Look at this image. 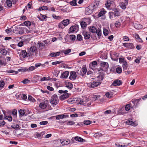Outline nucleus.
<instances>
[{"mask_svg": "<svg viewBox=\"0 0 147 147\" xmlns=\"http://www.w3.org/2000/svg\"><path fill=\"white\" fill-rule=\"evenodd\" d=\"M89 100V99L86 97H82V98H78L76 100L79 104L85 106H89L91 105L90 102L87 103Z\"/></svg>", "mask_w": 147, "mask_h": 147, "instance_id": "1", "label": "nucleus"}, {"mask_svg": "<svg viewBox=\"0 0 147 147\" xmlns=\"http://www.w3.org/2000/svg\"><path fill=\"white\" fill-rule=\"evenodd\" d=\"M58 92L60 94H64L59 96V99L61 100H64L68 98L69 96L71 95L70 94L67 93L68 91L67 90H60Z\"/></svg>", "mask_w": 147, "mask_h": 147, "instance_id": "2", "label": "nucleus"}, {"mask_svg": "<svg viewBox=\"0 0 147 147\" xmlns=\"http://www.w3.org/2000/svg\"><path fill=\"white\" fill-rule=\"evenodd\" d=\"M59 99L57 95L56 94H54L51 97V103L52 105H55L59 103Z\"/></svg>", "mask_w": 147, "mask_h": 147, "instance_id": "3", "label": "nucleus"}, {"mask_svg": "<svg viewBox=\"0 0 147 147\" xmlns=\"http://www.w3.org/2000/svg\"><path fill=\"white\" fill-rule=\"evenodd\" d=\"M49 103L48 100H45L44 102H41L39 104V107L41 109H45L49 107Z\"/></svg>", "mask_w": 147, "mask_h": 147, "instance_id": "4", "label": "nucleus"}, {"mask_svg": "<svg viewBox=\"0 0 147 147\" xmlns=\"http://www.w3.org/2000/svg\"><path fill=\"white\" fill-rule=\"evenodd\" d=\"M57 142L61 143L62 145H65L69 144L70 142V141L68 139H63L57 140Z\"/></svg>", "mask_w": 147, "mask_h": 147, "instance_id": "5", "label": "nucleus"}, {"mask_svg": "<svg viewBox=\"0 0 147 147\" xmlns=\"http://www.w3.org/2000/svg\"><path fill=\"white\" fill-rule=\"evenodd\" d=\"M28 56H30L33 53H36L37 52V48L35 46H32L30 48H28Z\"/></svg>", "mask_w": 147, "mask_h": 147, "instance_id": "6", "label": "nucleus"}, {"mask_svg": "<svg viewBox=\"0 0 147 147\" xmlns=\"http://www.w3.org/2000/svg\"><path fill=\"white\" fill-rule=\"evenodd\" d=\"M75 140L80 142H85L86 141L85 140L83 139L82 138L78 136L72 137L71 139L72 143H74L75 142Z\"/></svg>", "mask_w": 147, "mask_h": 147, "instance_id": "7", "label": "nucleus"}, {"mask_svg": "<svg viewBox=\"0 0 147 147\" xmlns=\"http://www.w3.org/2000/svg\"><path fill=\"white\" fill-rule=\"evenodd\" d=\"M123 45L129 49H133L135 47L134 44L131 43H124L123 44Z\"/></svg>", "mask_w": 147, "mask_h": 147, "instance_id": "8", "label": "nucleus"}, {"mask_svg": "<svg viewBox=\"0 0 147 147\" xmlns=\"http://www.w3.org/2000/svg\"><path fill=\"white\" fill-rule=\"evenodd\" d=\"M78 26L77 25L72 26L69 28V31L71 33L77 32L78 30Z\"/></svg>", "mask_w": 147, "mask_h": 147, "instance_id": "9", "label": "nucleus"}, {"mask_svg": "<svg viewBox=\"0 0 147 147\" xmlns=\"http://www.w3.org/2000/svg\"><path fill=\"white\" fill-rule=\"evenodd\" d=\"M77 77L76 72L74 71H71L70 72V75L69 79L70 80H75Z\"/></svg>", "mask_w": 147, "mask_h": 147, "instance_id": "10", "label": "nucleus"}, {"mask_svg": "<svg viewBox=\"0 0 147 147\" xmlns=\"http://www.w3.org/2000/svg\"><path fill=\"white\" fill-rule=\"evenodd\" d=\"M100 66L103 67L102 70L103 71H106L108 69L109 65L107 62H102L100 63Z\"/></svg>", "mask_w": 147, "mask_h": 147, "instance_id": "11", "label": "nucleus"}, {"mask_svg": "<svg viewBox=\"0 0 147 147\" xmlns=\"http://www.w3.org/2000/svg\"><path fill=\"white\" fill-rule=\"evenodd\" d=\"M92 9L91 6H88L86 7L85 9V13L86 15H89L92 13Z\"/></svg>", "mask_w": 147, "mask_h": 147, "instance_id": "12", "label": "nucleus"}, {"mask_svg": "<svg viewBox=\"0 0 147 147\" xmlns=\"http://www.w3.org/2000/svg\"><path fill=\"white\" fill-rule=\"evenodd\" d=\"M28 53H27L26 51L25 50H22L20 52V53L19 55L21 58L22 57L23 58H25L26 57H28Z\"/></svg>", "mask_w": 147, "mask_h": 147, "instance_id": "13", "label": "nucleus"}, {"mask_svg": "<svg viewBox=\"0 0 147 147\" xmlns=\"http://www.w3.org/2000/svg\"><path fill=\"white\" fill-rule=\"evenodd\" d=\"M128 3V0H125L124 2H122L120 4V7L123 9H124L126 8V6Z\"/></svg>", "mask_w": 147, "mask_h": 147, "instance_id": "14", "label": "nucleus"}, {"mask_svg": "<svg viewBox=\"0 0 147 147\" xmlns=\"http://www.w3.org/2000/svg\"><path fill=\"white\" fill-rule=\"evenodd\" d=\"M122 84L121 81L117 79L113 82L112 85L114 86H119Z\"/></svg>", "mask_w": 147, "mask_h": 147, "instance_id": "15", "label": "nucleus"}, {"mask_svg": "<svg viewBox=\"0 0 147 147\" xmlns=\"http://www.w3.org/2000/svg\"><path fill=\"white\" fill-rule=\"evenodd\" d=\"M69 72L68 71H65L63 72L61 76V78H66L69 76Z\"/></svg>", "mask_w": 147, "mask_h": 147, "instance_id": "16", "label": "nucleus"}, {"mask_svg": "<svg viewBox=\"0 0 147 147\" xmlns=\"http://www.w3.org/2000/svg\"><path fill=\"white\" fill-rule=\"evenodd\" d=\"M99 85V84L98 82H93L91 83H89L88 85L90 88H94Z\"/></svg>", "mask_w": 147, "mask_h": 147, "instance_id": "17", "label": "nucleus"}, {"mask_svg": "<svg viewBox=\"0 0 147 147\" xmlns=\"http://www.w3.org/2000/svg\"><path fill=\"white\" fill-rule=\"evenodd\" d=\"M83 34L85 39H88L90 37V33L88 32H83Z\"/></svg>", "mask_w": 147, "mask_h": 147, "instance_id": "18", "label": "nucleus"}, {"mask_svg": "<svg viewBox=\"0 0 147 147\" xmlns=\"http://www.w3.org/2000/svg\"><path fill=\"white\" fill-rule=\"evenodd\" d=\"M40 78V76H35L33 78V79L32 80V82L33 83H36L37 82V81L39 80V78Z\"/></svg>", "mask_w": 147, "mask_h": 147, "instance_id": "19", "label": "nucleus"}, {"mask_svg": "<svg viewBox=\"0 0 147 147\" xmlns=\"http://www.w3.org/2000/svg\"><path fill=\"white\" fill-rule=\"evenodd\" d=\"M113 3V2L111 1L110 0H108L105 3V6L106 7L109 8Z\"/></svg>", "mask_w": 147, "mask_h": 147, "instance_id": "20", "label": "nucleus"}, {"mask_svg": "<svg viewBox=\"0 0 147 147\" xmlns=\"http://www.w3.org/2000/svg\"><path fill=\"white\" fill-rule=\"evenodd\" d=\"M51 78L49 76L47 77H45L43 78H41L40 79V81H48L51 80Z\"/></svg>", "mask_w": 147, "mask_h": 147, "instance_id": "21", "label": "nucleus"}, {"mask_svg": "<svg viewBox=\"0 0 147 147\" xmlns=\"http://www.w3.org/2000/svg\"><path fill=\"white\" fill-rule=\"evenodd\" d=\"M0 53L3 55H6L8 53V51L5 49H0Z\"/></svg>", "mask_w": 147, "mask_h": 147, "instance_id": "22", "label": "nucleus"}, {"mask_svg": "<svg viewBox=\"0 0 147 147\" xmlns=\"http://www.w3.org/2000/svg\"><path fill=\"white\" fill-rule=\"evenodd\" d=\"M113 13H114V14L115 17L119 16L120 15V13L117 9H115L114 10V12H113Z\"/></svg>", "mask_w": 147, "mask_h": 147, "instance_id": "23", "label": "nucleus"}, {"mask_svg": "<svg viewBox=\"0 0 147 147\" xmlns=\"http://www.w3.org/2000/svg\"><path fill=\"white\" fill-rule=\"evenodd\" d=\"M109 18L111 19H113L115 17L114 14V13H113V12H109Z\"/></svg>", "mask_w": 147, "mask_h": 147, "instance_id": "24", "label": "nucleus"}, {"mask_svg": "<svg viewBox=\"0 0 147 147\" xmlns=\"http://www.w3.org/2000/svg\"><path fill=\"white\" fill-rule=\"evenodd\" d=\"M140 100V98L137 99H134L132 100V102L134 105H137Z\"/></svg>", "mask_w": 147, "mask_h": 147, "instance_id": "25", "label": "nucleus"}, {"mask_svg": "<svg viewBox=\"0 0 147 147\" xmlns=\"http://www.w3.org/2000/svg\"><path fill=\"white\" fill-rule=\"evenodd\" d=\"M71 51L70 49H67L65 50H63L61 51V53H64L65 55H67Z\"/></svg>", "mask_w": 147, "mask_h": 147, "instance_id": "26", "label": "nucleus"}, {"mask_svg": "<svg viewBox=\"0 0 147 147\" xmlns=\"http://www.w3.org/2000/svg\"><path fill=\"white\" fill-rule=\"evenodd\" d=\"M69 20L68 19H66L63 20L62 22L64 26H66L68 25L69 23Z\"/></svg>", "mask_w": 147, "mask_h": 147, "instance_id": "27", "label": "nucleus"}, {"mask_svg": "<svg viewBox=\"0 0 147 147\" xmlns=\"http://www.w3.org/2000/svg\"><path fill=\"white\" fill-rule=\"evenodd\" d=\"M128 64L127 62H124V63L123 64L122 67L123 70H125L127 69L128 67Z\"/></svg>", "mask_w": 147, "mask_h": 147, "instance_id": "28", "label": "nucleus"}, {"mask_svg": "<svg viewBox=\"0 0 147 147\" xmlns=\"http://www.w3.org/2000/svg\"><path fill=\"white\" fill-rule=\"evenodd\" d=\"M106 11L104 9H103L100 11L98 13V15L99 17H101L103 16L106 13Z\"/></svg>", "mask_w": 147, "mask_h": 147, "instance_id": "29", "label": "nucleus"}, {"mask_svg": "<svg viewBox=\"0 0 147 147\" xmlns=\"http://www.w3.org/2000/svg\"><path fill=\"white\" fill-rule=\"evenodd\" d=\"M35 68V67L31 66L30 67L28 68L25 69L24 71H32L34 70Z\"/></svg>", "mask_w": 147, "mask_h": 147, "instance_id": "30", "label": "nucleus"}, {"mask_svg": "<svg viewBox=\"0 0 147 147\" xmlns=\"http://www.w3.org/2000/svg\"><path fill=\"white\" fill-rule=\"evenodd\" d=\"M66 86L68 88H69L70 89L72 88L73 87V86L72 84L69 82H66Z\"/></svg>", "mask_w": 147, "mask_h": 147, "instance_id": "31", "label": "nucleus"}, {"mask_svg": "<svg viewBox=\"0 0 147 147\" xmlns=\"http://www.w3.org/2000/svg\"><path fill=\"white\" fill-rule=\"evenodd\" d=\"M96 28L94 26H92L90 28V31L92 33H95L97 31Z\"/></svg>", "mask_w": 147, "mask_h": 147, "instance_id": "32", "label": "nucleus"}, {"mask_svg": "<svg viewBox=\"0 0 147 147\" xmlns=\"http://www.w3.org/2000/svg\"><path fill=\"white\" fill-rule=\"evenodd\" d=\"M38 44L40 50H42L43 48H45V45L42 42H39Z\"/></svg>", "mask_w": 147, "mask_h": 147, "instance_id": "33", "label": "nucleus"}, {"mask_svg": "<svg viewBox=\"0 0 147 147\" xmlns=\"http://www.w3.org/2000/svg\"><path fill=\"white\" fill-rule=\"evenodd\" d=\"M38 18L40 20L42 21L44 19L47 18V16L45 15H43L40 14V16H38Z\"/></svg>", "mask_w": 147, "mask_h": 147, "instance_id": "34", "label": "nucleus"}, {"mask_svg": "<svg viewBox=\"0 0 147 147\" xmlns=\"http://www.w3.org/2000/svg\"><path fill=\"white\" fill-rule=\"evenodd\" d=\"M98 3H97L94 2V3L92 5H91L90 6H92V9L93 10V9H95L96 8V7L98 6Z\"/></svg>", "mask_w": 147, "mask_h": 147, "instance_id": "35", "label": "nucleus"}, {"mask_svg": "<svg viewBox=\"0 0 147 147\" xmlns=\"http://www.w3.org/2000/svg\"><path fill=\"white\" fill-rule=\"evenodd\" d=\"M5 65L4 61L3 60L2 56H0V67H1L3 65Z\"/></svg>", "mask_w": 147, "mask_h": 147, "instance_id": "36", "label": "nucleus"}, {"mask_svg": "<svg viewBox=\"0 0 147 147\" xmlns=\"http://www.w3.org/2000/svg\"><path fill=\"white\" fill-rule=\"evenodd\" d=\"M96 32V34L98 36V37L99 38L101 35V30L98 28L97 30V31Z\"/></svg>", "mask_w": 147, "mask_h": 147, "instance_id": "37", "label": "nucleus"}, {"mask_svg": "<svg viewBox=\"0 0 147 147\" xmlns=\"http://www.w3.org/2000/svg\"><path fill=\"white\" fill-rule=\"evenodd\" d=\"M81 115H79V114H78L77 113H74L73 114H72L70 115V117H78V116H83L84 115H83L82 113H81Z\"/></svg>", "mask_w": 147, "mask_h": 147, "instance_id": "38", "label": "nucleus"}, {"mask_svg": "<svg viewBox=\"0 0 147 147\" xmlns=\"http://www.w3.org/2000/svg\"><path fill=\"white\" fill-rule=\"evenodd\" d=\"M65 115H57L56 117V119H63L65 117Z\"/></svg>", "mask_w": 147, "mask_h": 147, "instance_id": "39", "label": "nucleus"}, {"mask_svg": "<svg viewBox=\"0 0 147 147\" xmlns=\"http://www.w3.org/2000/svg\"><path fill=\"white\" fill-rule=\"evenodd\" d=\"M5 31L6 32H7L8 34H11L14 32V30H12L11 28L7 29L5 30Z\"/></svg>", "mask_w": 147, "mask_h": 147, "instance_id": "40", "label": "nucleus"}, {"mask_svg": "<svg viewBox=\"0 0 147 147\" xmlns=\"http://www.w3.org/2000/svg\"><path fill=\"white\" fill-rule=\"evenodd\" d=\"M127 124L129 125H131L133 126H136L135 125L134 123L132 121H130L129 120H128L126 122Z\"/></svg>", "mask_w": 147, "mask_h": 147, "instance_id": "41", "label": "nucleus"}, {"mask_svg": "<svg viewBox=\"0 0 147 147\" xmlns=\"http://www.w3.org/2000/svg\"><path fill=\"white\" fill-rule=\"evenodd\" d=\"M92 122V121L90 120H85L84 121V124L86 125H88L90 124Z\"/></svg>", "mask_w": 147, "mask_h": 147, "instance_id": "42", "label": "nucleus"}, {"mask_svg": "<svg viewBox=\"0 0 147 147\" xmlns=\"http://www.w3.org/2000/svg\"><path fill=\"white\" fill-rule=\"evenodd\" d=\"M11 127L14 129H17L19 128V125L17 124L13 123L11 126Z\"/></svg>", "mask_w": 147, "mask_h": 147, "instance_id": "43", "label": "nucleus"}, {"mask_svg": "<svg viewBox=\"0 0 147 147\" xmlns=\"http://www.w3.org/2000/svg\"><path fill=\"white\" fill-rule=\"evenodd\" d=\"M100 97V96L99 95H95L93 96L92 97V100H96L97 99L99 98Z\"/></svg>", "mask_w": 147, "mask_h": 147, "instance_id": "44", "label": "nucleus"}, {"mask_svg": "<svg viewBox=\"0 0 147 147\" xmlns=\"http://www.w3.org/2000/svg\"><path fill=\"white\" fill-rule=\"evenodd\" d=\"M25 111L24 109H20L19 111V113L20 114V115H21L22 116H23L25 114Z\"/></svg>", "mask_w": 147, "mask_h": 147, "instance_id": "45", "label": "nucleus"}, {"mask_svg": "<svg viewBox=\"0 0 147 147\" xmlns=\"http://www.w3.org/2000/svg\"><path fill=\"white\" fill-rule=\"evenodd\" d=\"M28 99L29 101H30L32 102H34L36 101L35 99L31 96H28Z\"/></svg>", "mask_w": 147, "mask_h": 147, "instance_id": "46", "label": "nucleus"}, {"mask_svg": "<svg viewBox=\"0 0 147 147\" xmlns=\"http://www.w3.org/2000/svg\"><path fill=\"white\" fill-rule=\"evenodd\" d=\"M69 4L71 5L75 6L77 5L76 1L73 0L69 2Z\"/></svg>", "mask_w": 147, "mask_h": 147, "instance_id": "47", "label": "nucleus"}, {"mask_svg": "<svg viewBox=\"0 0 147 147\" xmlns=\"http://www.w3.org/2000/svg\"><path fill=\"white\" fill-rule=\"evenodd\" d=\"M131 107L130 105L129 104H127L125 105V109L126 111H129L131 109Z\"/></svg>", "mask_w": 147, "mask_h": 147, "instance_id": "48", "label": "nucleus"}, {"mask_svg": "<svg viewBox=\"0 0 147 147\" xmlns=\"http://www.w3.org/2000/svg\"><path fill=\"white\" fill-rule=\"evenodd\" d=\"M6 3L8 7H10L12 6V2L10 0H7Z\"/></svg>", "mask_w": 147, "mask_h": 147, "instance_id": "49", "label": "nucleus"}, {"mask_svg": "<svg viewBox=\"0 0 147 147\" xmlns=\"http://www.w3.org/2000/svg\"><path fill=\"white\" fill-rule=\"evenodd\" d=\"M80 24L82 28H84L86 27L87 26L86 22H82L80 23Z\"/></svg>", "mask_w": 147, "mask_h": 147, "instance_id": "50", "label": "nucleus"}, {"mask_svg": "<svg viewBox=\"0 0 147 147\" xmlns=\"http://www.w3.org/2000/svg\"><path fill=\"white\" fill-rule=\"evenodd\" d=\"M26 30V28H24L21 29L18 32V34L20 35H22L24 33L25 31Z\"/></svg>", "mask_w": 147, "mask_h": 147, "instance_id": "51", "label": "nucleus"}, {"mask_svg": "<svg viewBox=\"0 0 147 147\" xmlns=\"http://www.w3.org/2000/svg\"><path fill=\"white\" fill-rule=\"evenodd\" d=\"M115 25L117 28H118L121 25V23L119 21H117L115 23Z\"/></svg>", "mask_w": 147, "mask_h": 147, "instance_id": "52", "label": "nucleus"}, {"mask_svg": "<svg viewBox=\"0 0 147 147\" xmlns=\"http://www.w3.org/2000/svg\"><path fill=\"white\" fill-rule=\"evenodd\" d=\"M5 85V82L2 80L0 81V87L1 88H3L4 87Z\"/></svg>", "mask_w": 147, "mask_h": 147, "instance_id": "53", "label": "nucleus"}, {"mask_svg": "<svg viewBox=\"0 0 147 147\" xmlns=\"http://www.w3.org/2000/svg\"><path fill=\"white\" fill-rule=\"evenodd\" d=\"M116 72L118 74H120L122 72V69L120 67H117L116 69Z\"/></svg>", "mask_w": 147, "mask_h": 147, "instance_id": "54", "label": "nucleus"}, {"mask_svg": "<svg viewBox=\"0 0 147 147\" xmlns=\"http://www.w3.org/2000/svg\"><path fill=\"white\" fill-rule=\"evenodd\" d=\"M24 24L26 26H29L31 25V22L30 21H26L24 23Z\"/></svg>", "mask_w": 147, "mask_h": 147, "instance_id": "55", "label": "nucleus"}, {"mask_svg": "<svg viewBox=\"0 0 147 147\" xmlns=\"http://www.w3.org/2000/svg\"><path fill=\"white\" fill-rule=\"evenodd\" d=\"M63 62V61H55L54 62H53L52 63V64L53 65H57V64H59L60 63H61Z\"/></svg>", "mask_w": 147, "mask_h": 147, "instance_id": "56", "label": "nucleus"}, {"mask_svg": "<svg viewBox=\"0 0 147 147\" xmlns=\"http://www.w3.org/2000/svg\"><path fill=\"white\" fill-rule=\"evenodd\" d=\"M69 38L72 40H74L76 39V36L74 35H70Z\"/></svg>", "mask_w": 147, "mask_h": 147, "instance_id": "57", "label": "nucleus"}, {"mask_svg": "<svg viewBox=\"0 0 147 147\" xmlns=\"http://www.w3.org/2000/svg\"><path fill=\"white\" fill-rule=\"evenodd\" d=\"M82 39V37L80 34H78L77 36V40L78 41H81Z\"/></svg>", "mask_w": 147, "mask_h": 147, "instance_id": "58", "label": "nucleus"}, {"mask_svg": "<svg viewBox=\"0 0 147 147\" xmlns=\"http://www.w3.org/2000/svg\"><path fill=\"white\" fill-rule=\"evenodd\" d=\"M5 118L10 121H11L12 119V117L10 115L6 116Z\"/></svg>", "mask_w": 147, "mask_h": 147, "instance_id": "59", "label": "nucleus"}, {"mask_svg": "<svg viewBox=\"0 0 147 147\" xmlns=\"http://www.w3.org/2000/svg\"><path fill=\"white\" fill-rule=\"evenodd\" d=\"M103 34L105 36H107L108 34V31L106 29H104L103 30Z\"/></svg>", "mask_w": 147, "mask_h": 147, "instance_id": "60", "label": "nucleus"}, {"mask_svg": "<svg viewBox=\"0 0 147 147\" xmlns=\"http://www.w3.org/2000/svg\"><path fill=\"white\" fill-rule=\"evenodd\" d=\"M123 39L125 41H127L129 40V37L126 36H124L123 37Z\"/></svg>", "mask_w": 147, "mask_h": 147, "instance_id": "61", "label": "nucleus"}, {"mask_svg": "<svg viewBox=\"0 0 147 147\" xmlns=\"http://www.w3.org/2000/svg\"><path fill=\"white\" fill-rule=\"evenodd\" d=\"M82 70L83 73L85 74H86L87 71L86 68L85 67H83L82 68Z\"/></svg>", "mask_w": 147, "mask_h": 147, "instance_id": "62", "label": "nucleus"}, {"mask_svg": "<svg viewBox=\"0 0 147 147\" xmlns=\"http://www.w3.org/2000/svg\"><path fill=\"white\" fill-rule=\"evenodd\" d=\"M74 124V122L71 121H68L67 123V125H73Z\"/></svg>", "mask_w": 147, "mask_h": 147, "instance_id": "63", "label": "nucleus"}, {"mask_svg": "<svg viewBox=\"0 0 147 147\" xmlns=\"http://www.w3.org/2000/svg\"><path fill=\"white\" fill-rule=\"evenodd\" d=\"M58 27L59 28H62L63 26H64V25H63V24L62 22L60 23L59 24H58Z\"/></svg>", "mask_w": 147, "mask_h": 147, "instance_id": "64", "label": "nucleus"}]
</instances>
